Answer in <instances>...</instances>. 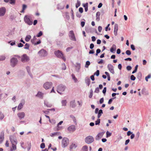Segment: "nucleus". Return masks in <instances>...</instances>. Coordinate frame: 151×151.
Segmentation results:
<instances>
[{
  "label": "nucleus",
  "instance_id": "nucleus-60",
  "mask_svg": "<svg viewBox=\"0 0 151 151\" xmlns=\"http://www.w3.org/2000/svg\"><path fill=\"white\" fill-rule=\"evenodd\" d=\"M23 45H24L22 44L21 43H20L18 44L17 46L19 47H23Z\"/></svg>",
  "mask_w": 151,
  "mask_h": 151
},
{
  "label": "nucleus",
  "instance_id": "nucleus-45",
  "mask_svg": "<svg viewBox=\"0 0 151 151\" xmlns=\"http://www.w3.org/2000/svg\"><path fill=\"white\" fill-rule=\"evenodd\" d=\"M62 70H65L66 69V66L64 63H63L62 64Z\"/></svg>",
  "mask_w": 151,
  "mask_h": 151
},
{
  "label": "nucleus",
  "instance_id": "nucleus-49",
  "mask_svg": "<svg viewBox=\"0 0 151 151\" xmlns=\"http://www.w3.org/2000/svg\"><path fill=\"white\" fill-rule=\"evenodd\" d=\"M118 29V25L117 24H115L114 26V30L117 31Z\"/></svg>",
  "mask_w": 151,
  "mask_h": 151
},
{
  "label": "nucleus",
  "instance_id": "nucleus-3",
  "mask_svg": "<svg viewBox=\"0 0 151 151\" xmlns=\"http://www.w3.org/2000/svg\"><path fill=\"white\" fill-rule=\"evenodd\" d=\"M54 54L57 57L62 59L64 61H65L66 58L65 57L63 56V55L61 51L59 50L55 51L54 52Z\"/></svg>",
  "mask_w": 151,
  "mask_h": 151
},
{
  "label": "nucleus",
  "instance_id": "nucleus-28",
  "mask_svg": "<svg viewBox=\"0 0 151 151\" xmlns=\"http://www.w3.org/2000/svg\"><path fill=\"white\" fill-rule=\"evenodd\" d=\"M103 113V111L102 109H100L98 113V118H99L101 116V114Z\"/></svg>",
  "mask_w": 151,
  "mask_h": 151
},
{
  "label": "nucleus",
  "instance_id": "nucleus-19",
  "mask_svg": "<svg viewBox=\"0 0 151 151\" xmlns=\"http://www.w3.org/2000/svg\"><path fill=\"white\" fill-rule=\"evenodd\" d=\"M77 147V145L74 143H72L70 146V150L72 151L73 149H75Z\"/></svg>",
  "mask_w": 151,
  "mask_h": 151
},
{
  "label": "nucleus",
  "instance_id": "nucleus-62",
  "mask_svg": "<svg viewBox=\"0 0 151 151\" xmlns=\"http://www.w3.org/2000/svg\"><path fill=\"white\" fill-rule=\"evenodd\" d=\"M102 27L101 26H99L98 27V30L99 32H101L102 30Z\"/></svg>",
  "mask_w": 151,
  "mask_h": 151
},
{
  "label": "nucleus",
  "instance_id": "nucleus-20",
  "mask_svg": "<svg viewBox=\"0 0 151 151\" xmlns=\"http://www.w3.org/2000/svg\"><path fill=\"white\" fill-rule=\"evenodd\" d=\"M103 134L102 133H99L97 136H96L95 139L96 140H98L100 139L103 136Z\"/></svg>",
  "mask_w": 151,
  "mask_h": 151
},
{
  "label": "nucleus",
  "instance_id": "nucleus-8",
  "mask_svg": "<svg viewBox=\"0 0 151 151\" xmlns=\"http://www.w3.org/2000/svg\"><path fill=\"white\" fill-rule=\"evenodd\" d=\"M52 85V83L51 82H47L43 84V87L46 90H47L51 88Z\"/></svg>",
  "mask_w": 151,
  "mask_h": 151
},
{
  "label": "nucleus",
  "instance_id": "nucleus-34",
  "mask_svg": "<svg viewBox=\"0 0 151 151\" xmlns=\"http://www.w3.org/2000/svg\"><path fill=\"white\" fill-rule=\"evenodd\" d=\"M88 147L86 145H84L82 148V151H88Z\"/></svg>",
  "mask_w": 151,
  "mask_h": 151
},
{
  "label": "nucleus",
  "instance_id": "nucleus-31",
  "mask_svg": "<svg viewBox=\"0 0 151 151\" xmlns=\"http://www.w3.org/2000/svg\"><path fill=\"white\" fill-rule=\"evenodd\" d=\"M4 115L3 113L0 111V120H3L4 117Z\"/></svg>",
  "mask_w": 151,
  "mask_h": 151
},
{
  "label": "nucleus",
  "instance_id": "nucleus-29",
  "mask_svg": "<svg viewBox=\"0 0 151 151\" xmlns=\"http://www.w3.org/2000/svg\"><path fill=\"white\" fill-rule=\"evenodd\" d=\"M70 105L73 108H74L76 106V104L75 101H72L70 102Z\"/></svg>",
  "mask_w": 151,
  "mask_h": 151
},
{
  "label": "nucleus",
  "instance_id": "nucleus-41",
  "mask_svg": "<svg viewBox=\"0 0 151 151\" xmlns=\"http://www.w3.org/2000/svg\"><path fill=\"white\" fill-rule=\"evenodd\" d=\"M142 73L141 72H139L137 74V77L139 79H141L142 77Z\"/></svg>",
  "mask_w": 151,
  "mask_h": 151
},
{
  "label": "nucleus",
  "instance_id": "nucleus-32",
  "mask_svg": "<svg viewBox=\"0 0 151 151\" xmlns=\"http://www.w3.org/2000/svg\"><path fill=\"white\" fill-rule=\"evenodd\" d=\"M62 106H65L66 105L67 102L66 100H63L61 102Z\"/></svg>",
  "mask_w": 151,
  "mask_h": 151
},
{
  "label": "nucleus",
  "instance_id": "nucleus-39",
  "mask_svg": "<svg viewBox=\"0 0 151 151\" xmlns=\"http://www.w3.org/2000/svg\"><path fill=\"white\" fill-rule=\"evenodd\" d=\"M63 121H61L57 124V127L58 128L57 129V130L58 131L60 130L59 127V125H61L63 123Z\"/></svg>",
  "mask_w": 151,
  "mask_h": 151
},
{
  "label": "nucleus",
  "instance_id": "nucleus-10",
  "mask_svg": "<svg viewBox=\"0 0 151 151\" xmlns=\"http://www.w3.org/2000/svg\"><path fill=\"white\" fill-rule=\"evenodd\" d=\"M9 139L12 144H17V141L16 138V136L14 135H12L10 136Z\"/></svg>",
  "mask_w": 151,
  "mask_h": 151
},
{
  "label": "nucleus",
  "instance_id": "nucleus-61",
  "mask_svg": "<svg viewBox=\"0 0 151 151\" xmlns=\"http://www.w3.org/2000/svg\"><path fill=\"white\" fill-rule=\"evenodd\" d=\"M104 101V99L103 98H101L99 101V102L100 104H101L103 103Z\"/></svg>",
  "mask_w": 151,
  "mask_h": 151
},
{
  "label": "nucleus",
  "instance_id": "nucleus-46",
  "mask_svg": "<svg viewBox=\"0 0 151 151\" xmlns=\"http://www.w3.org/2000/svg\"><path fill=\"white\" fill-rule=\"evenodd\" d=\"M59 133V132H54L53 133L51 134H50V136L51 137H53L55 135L58 134Z\"/></svg>",
  "mask_w": 151,
  "mask_h": 151
},
{
  "label": "nucleus",
  "instance_id": "nucleus-52",
  "mask_svg": "<svg viewBox=\"0 0 151 151\" xmlns=\"http://www.w3.org/2000/svg\"><path fill=\"white\" fill-rule=\"evenodd\" d=\"M115 98H116V97H114V98H111V99H110L109 100V101H108V104H110L111 103V102H112V101H113V99H115Z\"/></svg>",
  "mask_w": 151,
  "mask_h": 151
},
{
  "label": "nucleus",
  "instance_id": "nucleus-37",
  "mask_svg": "<svg viewBox=\"0 0 151 151\" xmlns=\"http://www.w3.org/2000/svg\"><path fill=\"white\" fill-rule=\"evenodd\" d=\"M49 121L50 123H51L53 124H55L56 123L55 120L54 119H52L51 120H50V119H49Z\"/></svg>",
  "mask_w": 151,
  "mask_h": 151
},
{
  "label": "nucleus",
  "instance_id": "nucleus-50",
  "mask_svg": "<svg viewBox=\"0 0 151 151\" xmlns=\"http://www.w3.org/2000/svg\"><path fill=\"white\" fill-rule=\"evenodd\" d=\"M151 77V75L150 74L148 75L147 76H146L145 78V80L147 81H148V79L150 78Z\"/></svg>",
  "mask_w": 151,
  "mask_h": 151
},
{
  "label": "nucleus",
  "instance_id": "nucleus-26",
  "mask_svg": "<svg viewBox=\"0 0 151 151\" xmlns=\"http://www.w3.org/2000/svg\"><path fill=\"white\" fill-rule=\"evenodd\" d=\"M26 69L27 72L28 73L29 75L31 77H32V75L30 72V67L29 66H27L26 67Z\"/></svg>",
  "mask_w": 151,
  "mask_h": 151
},
{
  "label": "nucleus",
  "instance_id": "nucleus-57",
  "mask_svg": "<svg viewBox=\"0 0 151 151\" xmlns=\"http://www.w3.org/2000/svg\"><path fill=\"white\" fill-rule=\"evenodd\" d=\"M45 145L44 143H42L40 145V148L42 149H43L45 147Z\"/></svg>",
  "mask_w": 151,
  "mask_h": 151
},
{
  "label": "nucleus",
  "instance_id": "nucleus-42",
  "mask_svg": "<svg viewBox=\"0 0 151 151\" xmlns=\"http://www.w3.org/2000/svg\"><path fill=\"white\" fill-rule=\"evenodd\" d=\"M72 77L73 79L74 80L75 82H76L77 81V78H76L75 75L73 74H72Z\"/></svg>",
  "mask_w": 151,
  "mask_h": 151
},
{
  "label": "nucleus",
  "instance_id": "nucleus-13",
  "mask_svg": "<svg viewBox=\"0 0 151 151\" xmlns=\"http://www.w3.org/2000/svg\"><path fill=\"white\" fill-rule=\"evenodd\" d=\"M25 101L24 100H22L20 103L19 104L17 107V109L18 110H21L23 106L25 104Z\"/></svg>",
  "mask_w": 151,
  "mask_h": 151
},
{
  "label": "nucleus",
  "instance_id": "nucleus-6",
  "mask_svg": "<svg viewBox=\"0 0 151 151\" xmlns=\"http://www.w3.org/2000/svg\"><path fill=\"white\" fill-rule=\"evenodd\" d=\"M69 143V139L66 137H64L62 141L61 145L63 147H67Z\"/></svg>",
  "mask_w": 151,
  "mask_h": 151
},
{
  "label": "nucleus",
  "instance_id": "nucleus-23",
  "mask_svg": "<svg viewBox=\"0 0 151 151\" xmlns=\"http://www.w3.org/2000/svg\"><path fill=\"white\" fill-rule=\"evenodd\" d=\"M12 147L10 148V151H14L17 149V146L15 144H12Z\"/></svg>",
  "mask_w": 151,
  "mask_h": 151
},
{
  "label": "nucleus",
  "instance_id": "nucleus-47",
  "mask_svg": "<svg viewBox=\"0 0 151 151\" xmlns=\"http://www.w3.org/2000/svg\"><path fill=\"white\" fill-rule=\"evenodd\" d=\"M106 137H110L111 135V133L108 131L106 132Z\"/></svg>",
  "mask_w": 151,
  "mask_h": 151
},
{
  "label": "nucleus",
  "instance_id": "nucleus-51",
  "mask_svg": "<svg viewBox=\"0 0 151 151\" xmlns=\"http://www.w3.org/2000/svg\"><path fill=\"white\" fill-rule=\"evenodd\" d=\"M42 35V31H40L39 32L37 35L36 36L38 37H40Z\"/></svg>",
  "mask_w": 151,
  "mask_h": 151
},
{
  "label": "nucleus",
  "instance_id": "nucleus-27",
  "mask_svg": "<svg viewBox=\"0 0 151 151\" xmlns=\"http://www.w3.org/2000/svg\"><path fill=\"white\" fill-rule=\"evenodd\" d=\"M31 37L30 35H28L26 36L25 38V40L26 42L29 41L30 40Z\"/></svg>",
  "mask_w": 151,
  "mask_h": 151
},
{
  "label": "nucleus",
  "instance_id": "nucleus-54",
  "mask_svg": "<svg viewBox=\"0 0 151 151\" xmlns=\"http://www.w3.org/2000/svg\"><path fill=\"white\" fill-rule=\"evenodd\" d=\"M94 75H96L97 76H98L99 75V70H97L96 72L94 73Z\"/></svg>",
  "mask_w": 151,
  "mask_h": 151
},
{
  "label": "nucleus",
  "instance_id": "nucleus-24",
  "mask_svg": "<svg viewBox=\"0 0 151 151\" xmlns=\"http://www.w3.org/2000/svg\"><path fill=\"white\" fill-rule=\"evenodd\" d=\"M83 6L85 8V11L87 12L88 10V3H86V4H83Z\"/></svg>",
  "mask_w": 151,
  "mask_h": 151
},
{
  "label": "nucleus",
  "instance_id": "nucleus-14",
  "mask_svg": "<svg viewBox=\"0 0 151 151\" xmlns=\"http://www.w3.org/2000/svg\"><path fill=\"white\" fill-rule=\"evenodd\" d=\"M17 115L19 119H21L24 118L25 116V114L23 112H20L17 114Z\"/></svg>",
  "mask_w": 151,
  "mask_h": 151
},
{
  "label": "nucleus",
  "instance_id": "nucleus-59",
  "mask_svg": "<svg viewBox=\"0 0 151 151\" xmlns=\"http://www.w3.org/2000/svg\"><path fill=\"white\" fill-rule=\"evenodd\" d=\"M126 68H127V69L128 70H131L132 68V67L128 65L127 67Z\"/></svg>",
  "mask_w": 151,
  "mask_h": 151
},
{
  "label": "nucleus",
  "instance_id": "nucleus-1",
  "mask_svg": "<svg viewBox=\"0 0 151 151\" xmlns=\"http://www.w3.org/2000/svg\"><path fill=\"white\" fill-rule=\"evenodd\" d=\"M16 57L19 58L20 56L17 55H14L10 60V65L12 68L15 67L18 63V60Z\"/></svg>",
  "mask_w": 151,
  "mask_h": 151
},
{
  "label": "nucleus",
  "instance_id": "nucleus-15",
  "mask_svg": "<svg viewBox=\"0 0 151 151\" xmlns=\"http://www.w3.org/2000/svg\"><path fill=\"white\" fill-rule=\"evenodd\" d=\"M6 9L4 7H2L0 8V16H3L5 14Z\"/></svg>",
  "mask_w": 151,
  "mask_h": 151
},
{
  "label": "nucleus",
  "instance_id": "nucleus-16",
  "mask_svg": "<svg viewBox=\"0 0 151 151\" xmlns=\"http://www.w3.org/2000/svg\"><path fill=\"white\" fill-rule=\"evenodd\" d=\"M68 130L70 132H74L76 130L75 126L74 125H70L68 128Z\"/></svg>",
  "mask_w": 151,
  "mask_h": 151
},
{
  "label": "nucleus",
  "instance_id": "nucleus-25",
  "mask_svg": "<svg viewBox=\"0 0 151 151\" xmlns=\"http://www.w3.org/2000/svg\"><path fill=\"white\" fill-rule=\"evenodd\" d=\"M44 104L47 107H50L52 106V105L50 103L46 101H45Z\"/></svg>",
  "mask_w": 151,
  "mask_h": 151
},
{
  "label": "nucleus",
  "instance_id": "nucleus-58",
  "mask_svg": "<svg viewBox=\"0 0 151 151\" xmlns=\"http://www.w3.org/2000/svg\"><path fill=\"white\" fill-rule=\"evenodd\" d=\"M126 53L128 55H130L131 54V52L129 50H127L126 52Z\"/></svg>",
  "mask_w": 151,
  "mask_h": 151
},
{
  "label": "nucleus",
  "instance_id": "nucleus-48",
  "mask_svg": "<svg viewBox=\"0 0 151 151\" xmlns=\"http://www.w3.org/2000/svg\"><path fill=\"white\" fill-rule=\"evenodd\" d=\"M9 2L11 4H14L15 3V0H10Z\"/></svg>",
  "mask_w": 151,
  "mask_h": 151
},
{
  "label": "nucleus",
  "instance_id": "nucleus-18",
  "mask_svg": "<svg viewBox=\"0 0 151 151\" xmlns=\"http://www.w3.org/2000/svg\"><path fill=\"white\" fill-rule=\"evenodd\" d=\"M116 50V46L114 44L113 45L112 47L110 49V51L111 52L114 53Z\"/></svg>",
  "mask_w": 151,
  "mask_h": 151
},
{
  "label": "nucleus",
  "instance_id": "nucleus-55",
  "mask_svg": "<svg viewBox=\"0 0 151 151\" xmlns=\"http://www.w3.org/2000/svg\"><path fill=\"white\" fill-rule=\"evenodd\" d=\"M131 79L132 81H134L136 79L135 77L133 75H132L131 76Z\"/></svg>",
  "mask_w": 151,
  "mask_h": 151
},
{
  "label": "nucleus",
  "instance_id": "nucleus-38",
  "mask_svg": "<svg viewBox=\"0 0 151 151\" xmlns=\"http://www.w3.org/2000/svg\"><path fill=\"white\" fill-rule=\"evenodd\" d=\"M90 64V62L88 61H87L86 62V64L85 65V67L86 68H87L88 67V66Z\"/></svg>",
  "mask_w": 151,
  "mask_h": 151
},
{
  "label": "nucleus",
  "instance_id": "nucleus-43",
  "mask_svg": "<svg viewBox=\"0 0 151 151\" xmlns=\"http://www.w3.org/2000/svg\"><path fill=\"white\" fill-rule=\"evenodd\" d=\"M29 44L28 43H26V44L24 45V49H29Z\"/></svg>",
  "mask_w": 151,
  "mask_h": 151
},
{
  "label": "nucleus",
  "instance_id": "nucleus-22",
  "mask_svg": "<svg viewBox=\"0 0 151 151\" xmlns=\"http://www.w3.org/2000/svg\"><path fill=\"white\" fill-rule=\"evenodd\" d=\"M100 12H97L96 14V20L97 22H99L100 20Z\"/></svg>",
  "mask_w": 151,
  "mask_h": 151
},
{
  "label": "nucleus",
  "instance_id": "nucleus-35",
  "mask_svg": "<svg viewBox=\"0 0 151 151\" xmlns=\"http://www.w3.org/2000/svg\"><path fill=\"white\" fill-rule=\"evenodd\" d=\"M81 5V2L80 1L78 0H77V2L76 4V8H78V7H79Z\"/></svg>",
  "mask_w": 151,
  "mask_h": 151
},
{
  "label": "nucleus",
  "instance_id": "nucleus-2",
  "mask_svg": "<svg viewBox=\"0 0 151 151\" xmlns=\"http://www.w3.org/2000/svg\"><path fill=\"white\" fill-rule=\"evenodd\" d=\"M66 88L65 86L62 84H60L57 87V91L60 94H62V92L64 91Z\"/></svg>",
  "mask_w": 151,
  "mask_h": 151
},
{
  "label": "nucleus",
  "instance_id": "nucleus-33",
  "mask_svg": "<svg viewBox=\"0 0 151 151\" xmlns=\"http://www.w3.org/2000/svg\"><path fill=\"white\" fill-rule=\"evenodd\" d=\"M70 117L73 119L74 123L75 124H76L77 122H76V117L74 116H73L72 115H70Z\"/></svg>",
  "mask_w": 151,
  "mask_h": 151
},
{
  "label": "nucleus",
  "instance_id": "nucleus-12",
  "mask_svg": "<svg viewBox=\"0 0 151 151\" xmlns=\"http://www.w3.org/2000/svg\"><path fill=\"white\" fill-rule=\"evenodd\" d=\"M107 68L110 71L112 74H114L115 73L114 70V66L111 64H109L108 65Z\"/></svg>",
  "mask_w": 151,
  "mask_h": 151
},
{
  "label": "nucleus",
  "instance_id": "nucleus-5",
  "mask_svg": "<svg viewBox=\"0 0 151 151\" xmlns=\"http://www.w3.org/2000/svg\"><path fill=\"white\" fill-rule=\"evenodd\" d=\"M20 58H21V61L23 63L28 62L30 60L29 57L26 54H24Z\"/></svg>",
  "mask_w": 151,
  "mask_h": 151
},
{
  "label": "nucleus",
  "instance_id": "nucleus-63",
  "mask_svg": "<svg viewBox=\"0 0 151 151\" xmlns=\"http://www.w3.org/2000/svg\"><path fill=\"white\" fill-rule=\"evenodd\" d=\"M79 11L81 13H82L83 12V8L82 7H80L79 9Z\"/></svg>",
  "mask_w": 151,
  "mask_h": 151
},
{
  "label": "nucleus",
  "instance_id": "nucleus-4",
  "mask_svg": "<svg viewBox=\"0 0 151 151\" xmlns=\"http://www.w3.org/2000/svg\"><path fill=\"white\" fill-rule=\"evenodd\" d=\"M24 21L25 23L29 25H32L33 23L32 20L31 19L29 15L25 16L24 17Z\"/></svg>",
  "mask_w": 151,
  "mask_h": 151
},
{
  "label": "nucleus",
  "instance_id": "nucleus-53",
  "mask_svg": "<svg viewBox=\"0 0 151 151\" xmlns=\"http://www.w3.org/2000/svg\"><path fill=\"white\" fill-rule=\"evenodd\" d=\"M73 48V47L71 46L70 47H68L66 49V51L67 52H68L70 51V50L72 49Z\"/></svg>",
  "mask_w": 151,
  "mask_h": 151
},
{
  "label": "nucleus",
  "instance_id": "nucleus-36",
  "mask_svg": "<svg viewBox=\"0 0 151 151\" xmlns=\"http://www.w3.org/2000/svg\"><path fill=\"white\" fill-rule=\"evenodd\" d=\"M139 135H140V132L139 131L137 132L136 134V137H135V138L136 139V140H137L139 138Z\"/></svg>",
  "mask_w": 151,
  "mask_h": 151
},
{
  "label": "nucleus",
  "instance_id": "nucleus-40",
  "mask_svg": "<svg viewBox=\"0 0 151 151\" xmlns=\"http://www.w3.org/2000/svg\"><path fill=\"white\" fill-rule=\"evenodd\" d=\"M6 57L4 55H0V61L4 60L5 59Z\"/></svg>",
  "mask_w": 151,
  "mask_h": 151
},
{
  "label": "nucleus",
  "instance_id": "nucleus-64",
  "mask_svg": "<svg viewBox=\"0 0 151 151\" xmlns=\"http://www.w3.org/2000/svg\"><path fill=\"white\" fill-rule=\"evenodd\" d=\"M131 48L133 50H135V48L134 46L133 45H131Z\"/></svg>",
  "mask_w": 151,
  "mask_h": 151
},
{
  "label": "nucleus",
  "instance_id": "nucleus-30",
  "mask_svg": "<svg viewBox=\"0 0 151 151\" xmlns=\"http://www.w3.org/2000/svg\"><path fill=\"white\" fill-rule=\"evenodd\" d=\"M76 64V70L77 72H78L81 68V64L79 63H77Z\"/></svg>",
  "mask_w": 151,
  "mask_h": 151
},
{
  "label": "nucleus",
  "instance_id": "nucleus-17",
  "mask_svg": "<svg viewBox=\"0 0 151 151\" xmlns=\"http://www.w3.org/2000/svg\"><path fill=\"white\" fill-rule=\"evenodd\" d=\"M4 132L3 131H2L0 135V143H2L4 139Z\"/></svg>",
  "mask_w": 151,
  "mask_h": 151
},
{
  "label": "nucleus",
  "instance_id": "nucleus-7",
  "mask_svg": "<svg viewBox=\"0 0 151 151\" xmlns=\"http://www.w3.org/2000/svg\"><path fill=\"white\" fill-rule=\"evenodd\" d=\"M94 141L93 137L91 136H87L85 139V142L88 144H90L93 142Z\"/></svg>",
  "mask_w": 151,
  "mask_h": 151
},
{
  "label": "nucleus",
  "instance_id": "nucleus-44",
  "mask_svg": "<svg viewBox=\"0 0 151 151\" xmlns=\"http://www.w3.org/2000/svg\"><path fill=\"white\" fill-rule=\"evenodd\" d=\"M100 122V119L98 118L95 122V124L96 125H99Z\"/></svg>",
  "mask_w": 151,
  "mask_h": 151
},
{
  "label": "nucleus",
  "instance_id": "nucleus-56",
  "mask_svg": "<svg viewBox=\"0 0 151 151\" xmlns=\"http://www.w3.org/2000/svg\"><path fill=\"white\" fill-rule=\"evenodd\" d=\"M99 92V88L98 87L96 88H95V90L94 91V92L96 93H98Z\"/></svg>",
  "mask_w": 151,
  "mask_h": 151
},
{
  "label": "nucleus",
  "instance_id": "nucleus-11",
  "mask_svg": "<svg viewBox=\"0 0 151 151\" xmlns=\"http://www.w3.org/2000/svg\"><path fill=\"white\" fill-rule=\"evenodd\" d=\"M69 36L70 39L71 40L74 41H76V38L74 35V33L73 31V30L70 31L69 32Z\"/></svg>",
  "mask_w": 151,
  "mask_h": 151
},
{
  "label": "nucleus",
  "instance_id": "nucleus-9",
  "mask_svg": "<svg viewBox=\"0 0 151 151\" xmlns=\"http://www.w3.org/2000/svg\"><path fill=\"white\" fill-rule=\"evenodd\" d=\"M40 56L41 57H45L47 56V52L44 49H42L38 52Z\"/></svg>",
  "mask_w": 151,
  "mask_h": 151
},
{
  "label": "nucleus",
  "instance_id": "nucleus-21",
  "mask_svg": "<svg viewBox=\"0 0 151 151\" xmlns=\"http://www.w3.org/2000/svg\"><path fill=\"white\" fill-rule=\"evenodd\" d=\"M44 93L41 92H38L37 93L36 95V96L42 99L43 98Z\"/></svg>",
  "mask_w": 151,
  "mask_h": 151
}]
</instances>
